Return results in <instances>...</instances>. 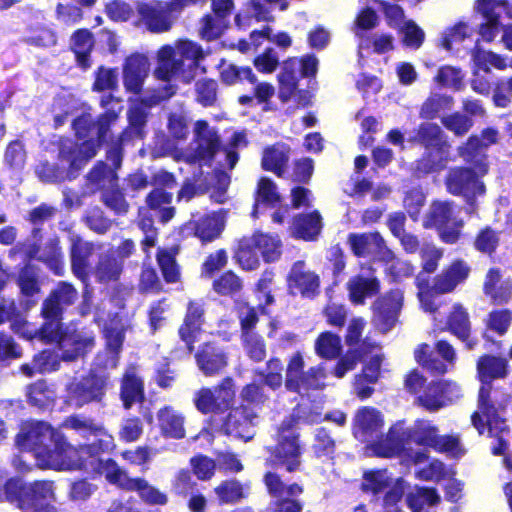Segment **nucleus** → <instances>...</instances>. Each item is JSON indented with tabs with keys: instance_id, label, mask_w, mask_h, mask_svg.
I'll list each match as a JSON object with an SVG mask.
<instances>
[{
	"instance_id": "obj_13",
	"label": "nucleus",
	"mask_w": 512,
	"mask_h": 512,
	"mask_svg": "<svg viewBox=\"0 0 512 512\" xmlns=\"http://www.w3.org/2000/svg\"><path fill=\"white\" fill-rule=\"evenodd\" d=\"M106 378L95 374L78 382H72L67 387V403L82 407L92 401H100L105 394Z\"/></svg>"
},
{
	"instance_id": "obj_61",
	"label": "nucleus",
	"mask_w": 512,
	"mask_h": 512,
	"mask_svg": "<svg viewBox=\"0 0 512 512\" xmlns=\"http://www.w3.org/2000/svg\"><path fill=\"white\" fill-rule=\"evenodd\" d=\"M418 402L431 411L438 410L446 405V401L440 392V386L436 382L428 386L424 394L418 398Z\"/></svg>"
},
{
	"instance_id": "obj_37",
	"label": "nucleus",
	"mask_w": 512,
	"mask_h": 512,
	"mask_svg": "<svg viewBox=\"0 0 512 512\" xmlns=\"http://www.w3.org/2000/svg\"><path fill=\"white\" fill-rule=\"evenodd\" d=\"M488 0H478L476 9L482 14L485 22L479 26V35L486 42H492L499 32V15L495 12L497 6L487 5Z\"/></svg>"
},
{
	"instance_id": "obj_34",
	"label": "nucleus",
	"mask_w": 512,
	"mask_h": 512,
	"mask_svg": "<svg viewBox=\"0 0 512 512\" xmlns=\"http://www.w3.org/2000/svg\"><path fill=\"white\" fill-rule=\"evenodd\" d=\"M322 228L321 216L317 211L297 216L292 224L291 233L297 238L313 240Z\"/></svg>"
},
{
	"instance_id": "obj_47",
	"label": "nucleus",
	"mask_w": 512,
	"mask_h": 512,
	"mask_svg": "<svg viewBox=\"0 0 512 512\" xmlns=\"http://www.w3.org/2000/svg\"><path fill=\"white\" fill-rule=\"evenodd\" d=\"M472 60L474 63V76H477L480 70L488 73L490 66L499 70H503L507 67L503 57L494 52L482 50L479 47L473 50Z\"/></svg>"
},
{
	"instance_id": "obj_17",
	"label": "nucleus",
	"mask_w": 512,
	"mask_h": 512,
	"mask_svg": "<svg viewBox=\"0 0 512 512\" xmlns=\"http://www.w3.org/2000/svg\"><path fill=\"white\" fill-rule=\"evenodd\" d=\"M183 8L176 7V0L171 2H140L137 4L138 13L145 21L148 29L154 33L167 31L171 27L169 13Z\"/></svg>"
},
{
	"instance_id": "obj_25",
	"label": "nucleus",
	"mask_w": 512,
	"mask_h": 512,
	"mask_svg": "<svg viewBox=\"0 0 512 512\" xmlns=\"http://www.w3.org/2000/svg\"><path fill=\"white\" fill-rule=\"evenodd\" d=\"M383 418L374 408L360 409L354 419V435L361 441L370 442L378 436L383 427Z\"/></svg>"
},
{
	"instance_id": "obj_54",
	"label": "nucleus",
	"mask_w": 512,
	"mask_h": 512,
	"mask_svg": "<svg viewBox=\"0 0 512 512\" xmlns=\"http://www.w3.org/2000/svg\"><path fill=\"white\" fill-rule=\"evenodd\" d=\"M256 249L249 237L243 238L236 253V259L245 270H254L259 266V258Z\"/></svg>"
},
{
	"instance_id": "obj_51",
	"label": "nucleus",
	"mask_w": 512,
	"mask_h": 512,
	"mask_svg": "<svg viewBox=\"0 0 512 512\" xmlns=\"http://www.w3.org/2000/svg\"><path fill=\"white\" fill-rule=\"evenodd\" d=\"M122 272V263L113 256H103L97 266L95 275L100 282L116 281Z\"/></svg>"
},
{
	"instance_id": "obj_12",
	"label": "nucleus",
	"mask_w": 512,
	"mask_h": 512,
	"mask_svg": "<svg viewBox=\"0 0 512 512\" xmlns=\"http://www.w3.org/2000/svg\"><path fill=\"white\" fill-rule=\"evenodd\" d=\"M417 139L427 148L435 150V155H429V159H422L417 165V169L424 173H429L444 165V150L446 143L442 139L441 128L434 123H423L418 130Z\"/></svg>"
},
{
	"instance_id": "obj_1",
	"label": "nucleus",
	"mask_w": 512,
	"mask_h": 512,
	"mask_svg": "<svg viewBox=\"0 0 512 512\" xmlns=\"http://www.w3.org/2000/svg\"><path fill=\"white\" fill-rule=\"evenodd\" d=\"M204 58L202 48L187 40H180L175 46H162L157 52V67L153 75L156 79L167 82L157 91L149 92L140 103L132 104L128 112L130 132L142 137V128L146 123L147 107L169 99L175 94L176 87L169 82L179 79L190 83L195 78L199 61Z\"/></svg>"
},
{
	"instance_id": "obj_32",
	"label": "nucleus",
	"mask_w": 512,
	"mask_h": 512,
	"mask_svg": "<svg viewBox=\"0 0 512 512\" xmlns=\"http://www.w3.org/2000/svg\"><path fill=\"white\" fill-rule=\"evenodd\" d=\"M350 300L355 304H362L366 297H371L379 291V281L372 274L357 275L347 284Z\"/></svg>"
},
{
	"instance_id": "obj_46",
	"label": "nucleus",
	"mask_w": 512,
	"mask_h": 512,
	"mask_svg": "<svg viewBox=\"0 0 512 512\" xmlns=\"http://www.w3.org/2000/svg\"><path fill=\"white\" fill-rule=\"evenodd\" d=\"M93 46L94 40L90 31L81 29L72 35L71 47L76 54L78 63L84 68L90 65L89 54Z\"/></svg>"
},
{
	"instance_id": "obj_38",
	"label": "nucleus",
	"mask_w": 512,
	"mask_h": 512,
	"mask_svg": "<svg viewBox=\"0 0 512 512\" xmlns=\"http://www.w3.org/2000/svg\"><path fill=\"white\" fill-rule=\"evenodd\" d=\"M143 383L137 376L134 368L126 371L121 388V399L126 409H129L134 403L143 399Z\"/></svg>"
},
{
	"instance_id": "obj_57",
	"label": "nucleus",
	"mask_w": 512,
	"mask_h": 512,
	"mask_svg": "<svg viewBox=\"0 0 512 512\" xmlns=\"http://www.w3.org/2000/svg\"><path fill=\"white\" fill-rule=\"evenodd\" d=\"M442 256V249L437 248L434 244L424 243L420 248V258L423 270L427 273L435 272Z\"/></svg>"
},
{
	"instance_id": "obj_20",
	"label": "nucleus",
	"mask_w": 512,
	"mask_h": 512,
	"mask_svg": "<svg viewBox=\"0 0 512 512\" xmlns=\"http://www.w3.org/2000/svg\"><path fill=\"white\" fill-rule=\"evenodd\" d=\"M402 301V292L394 290L374 303V322L382 332L389 331L395 325Z\"/></svg>"
},
{
	"instance_id": "obj_6",
	"label": "nucleus",
	"mask_w": 512,
	"mask_h": 512,
	"mask_svg": "<svg viewBox=\"0 0 512 512\" xmlns=\"http://www.w3.org/2000/svg\"><path fill=\"white\" fill-rule=\"evenodd\" d=\"M103 474L110 483L128 491H136L145 503L165 505L168 502L165 493L152 486L144 478L129 477L127 472L119 468L113 461H106Z\"/></svg>"
},
{
	"instance_id": "obj_48",
	"label": "nucleus",
	"mask_w": 512,
	"mask_h": 512,
	"mask_svg": "<svg viewBox=\"0 0 512 512\" xmlns=\"http://www.w3.org/2000/svg\"><path fill=\"white\" fill-rule=\"evenodd\" d=\"M178 250L175 247L161 249L157 255V261L167 282H177L180 278L179 268L175 262Z\"/></svg>"
},
{
	"instance_id": "obj_59",
	"label": "nucleus",
	"mask_w": 512,
	"mask_h": 512,
	"mask_svg": "<svg viewBox=\"0 0 512 512\" xmlns=\"http://www.w3.org/2000/svg\"><path fill=\"white\" fill-rule=\"evenodd\" d=\"M399 30L403 34V43L405 46L418 49L422 45L425 34L415 22L410 20L406 21Z\"/></svg>"
},
{
	"instance_id": "obj_15",
	"label": "nucleus",
	"mask_w": 512,
	"mask_h": 512,
	"mask_svg": "<svg viewBox=\"0 0 512 512\" xmlns=\"http://www.w3.org/2000/svg\"><path fill=\"white\" fill-rule=\"evenodd\" d=\"M59 436L46 422L29 421L23 423L17 436V445L23 449L33 450L34 454L39 449H46L48 442L51 444Z\"/></svg>"
},
{
	"instance_id": "obj_43",
	"label": "nucleus",
	"mask_w": 512,
	"mask_h": 512,
	"mask_svg": "<svg viewBox=\"0 0 512 512\" xmlns=\"http://www.w3.org/2000/svg\"><path fill=\"white\" fill-rule=\"evenodd\" d=\"M254 247L262 254L267 262L277 260L281 255V241L277 236L255 233L249 237Z\"/></svg>"
},
{
	"instance_id": "obj_58",
	"label": "nucleus",
	"mask_w": 512,
	"mask_h": 512,
	"mask_svg": "<svg viewBox=\"0 0 512 512\" xmlns=\"http://www.w3.org/2000/svg\"><path fill=\"white\" fill-rule=\"evenodd\" d=\"M244 348L248 356L254 361H262L266 356L263 340L252 331L243 334Z\"/></svg>"
},
{
	"instance_id": "obj_5",
	"label": "nucleus",
	"mask_w": 512,
	"mask_h": 512,
	"mask_svg": "<svg viewBox=\"0 0 512 512\" xmlns=\"http://www.w3.org/2000/svg\"><path fill=\"white\" fill-rule=\"evenodd\" d=\"M506 360L490 355L482 356L477 362V372L483 385L479 391L478 410L472 415V423L479 433H483L486 424L491 426L492 417L501 406L497 402L496 391H492L490 382L506 375Z\"/></svg>"
},
{
	"instance_id": "obj_2",
	"label": "nucleus",
	"mask_w": 512,
	"mask_h": 512,
	"mask_svg": "<svg viewBox=\"0 0 512 512\" xmlns=\"http://www.w3.org/2000/svg\"><path fill=\"white\" fill-rule=\"evenodd\" d=\"M109 103H112L111 108L98 119L97 123L93 122L89 114L82 115L74 121L76 135L79 140H83L81 144H74L70 139L61 141L59 156L69 164L71 169H81L96 155L100 143L107 140L110 127L116 122L121 111L120 103L114 101L111 96L101 99L103 107Z\"/></svg>"
},
{
	"instance_id": "obj_10",
	"label": "nucleus",
	"mask_w": 512,
	"mask_h": 512,
	"mask_svg": "<svg viewBox=\"0 0 512 512\" xmlns=\"http://www.w3.org/2000/svg\"><path fill=\"white\" fill-rule=\"evenodd\" d=\"M0 499L10 502L26 503L27 501L42 505H52L56 497L52 482L39 481L23 485L19 479L9 480L0 495Z\"/></svg>"
},
{
	"instance_id": "obj_62",
	"label": "nucleus",
	"mask_w": 512,
	"mask_h": 512,
	"mask_svg": "<svg viewBox=\"0 0 512 512\" xmlns=\"http://www.w3.org/2000/svg\"><path fill=\"white\" fill-rule=\"evenodd\" d=\"M471 34L472 31L468 25L464 22H459L443 34L441 45L446 50H450L453 43H460L465 38L470 37Z\"/></svg>"
},
{
	"instance_id": "obj_11",
	"label": "nucleus",
	"mask_w": 512,
	"mask_h": 512,
	"mask_svg": "<svg viewBox=\"0 0 512 512\" xmlns=\"http://www.w3.org/2000/svg\"><path fill=\"white\" fill-rule=\"evenodd\" d=\"M235 398L234 383L225 378L214 388H201L194 395V405L203 414H218L229 409Z\"/></svg>"
},
{
	"instance_id": "obj_16",
	"label": "nucleus",
	"mask_w": 512,
	"mask_h": 512,
	"mask_svg": "<svg viewBox=\"0 0 512 512\" xmlns=\"http://www.w3.org/2000/svg\"><path fill=\"white\" fill-rule=\"evenodd\" d=\"M480 176L469 168L451 169L446 178V186L450 193L463 195L468 201L485 192L484 184L478 179Z\"/></svg>"
},
{
	"instance_id": "obj_63",
	"label": "nucleus",
	"mask_w": 512,
	"mask_h": 512,
	"mask_svg": "<svg viewBox=\"0 0 512 512\" xmlns=\"http://www.w3.org/2000/svg\"><path fill=\"white\" fill-rule=\"evenodd\" d=\"M63 426L65 428L75 430L83 437H88L93 433L94 430L99 429V424L95 423L89 418L79 415L66 418L63 422Z\"/></svg>"
},
{
	"instance_id": "obj_45",
	"label": "nucleus",
	"mask_w": 512,
	"mask_h": 512,
	"mask_svg": "<svg viewBox=\"0 0 512 512\" xmlns=\"http://www.w3.org/2000/svg\"><path fill=\"white\" fill-rule=\"evenodd\" d=\"M264 482L269 494L278 500L296 497L303 492L302 487L297 483L285 485L275 473H267L264 477Z\"/></svg>"
},
{
	"instance_id": "obj_56",
	"label": "nucleus",
	"mask_w": 512,
	"mask_h": 512,
	"mask_svg": "<svg viewBox=\"0 0 512 512\" xmlns=\"http://www.w3.org/2000/svg\"><path fill=\"white\" fill-rule=\"evenodd\" d=\"M38 258L48 264L56 273L61 274L63 270L62 253L58 239H51L40 253Z\"/></svg>"
},
{
	"instance_id": "obj_52",
	"label": "nucleus",
	"mask_w": 512,
	"mask_h": 512,
	"mask_svg": "<svg viewBox=\"0 0 512 512\" xmlns=\"http://www.w3.org/2000/svg\"><path fill=\"white\" fill-rule=\"evenodd\" d=\"M27 396L31 404L43 408L54 401L56 394L45 382L39 381L28 387Z\"/></svg>"
},
{
	"instance_id": "obj_18",
	"label": "nucleus",
	"mask_w": 512,
	"mask_h": 512,
	"mask_svg": "<svg viewBox=\"0 0 512 512\" xmlns=\"http://www.w3.org/2000/svg\"><path fill=\"white\" fill-rule=\"evenodd\" d=\"M126 325L121 318L115 316L109 323L104 324V333L107 343V352L98 355L96 364L105 369L115 368L118 363V354L124 340Z\"/></svg>"
},
{
	"instance_id": "obj_29",
	"label": "nucleus",
	"mask_w": 512,
	"mask_h": 512,
	"mask_svg": "<svg viewBox=\"0 0 512 512\" xmlns=\"http://www.w3.org/2000/svg\"><path fill=\"white\" fill-rule=\"evenodd\" d=\"M224 225V217L219 212L208 214L189 223V227L194 230V235L204 243L217 238L221 234Z\"/></svg>"
},
{
	"instance_id": "obj_4",
	"label": "nucleus",
	"mask_w": 512,
	"mask_h": 512,
	"mask_svg": "<svg viewBox=\"0 0 512 512\" xmlns=\"http://www.w3.org/2000/svg\"><path fill=\"white\" fill-rule=\"evenodd\" d=\"M35 459L40 468L54 470L85 469L89 472L103 474L106 462L90 454V447L76 448L67 443L59 434L46 448L35 453Z\"/></svg>"
},
{
	"instance_id": "obj_28",
	"label": "nucleus",
	"mask_w": 512,
	"mask_h": 512,
	"mask_svg": "<svg viewBox=\"0 0 512 512\" xmlns=\"http://www.w3.org/2000/svg\"><path fill=\"white\" fill-rule=\"evenodd\" d=\"M199 369L206 376H213L227 366V357L223 350L212 344H206L196 355Z\"/></svg>"
},
{
	"instance_id": "obj_39",
	"label": "nucleus",
	"mask_w": 512,
	"mask_h": 512,
	"mask_svg": "<svg viewBox=\"0 0 512 512\" xmlns=\"http://www.w3.org/2000/svg\"><path fill=\"white\" fill-rule=\"evenodd\" d=\"M348 242L355 255H373L382 247L383 238L379 233L350 234Z\"/></svg>"
},
{
	"instance_id": "obj_42",
	"label": "nucleus",
	"mask_w": 512,
	"mask_h": 512,
	"mask_svg": "<svg viewBox=\"0 0 512 512\" xmlns=\"http://www.w3.org/2000/svg\"><path fill=\"white\" fill-rule=\"evenodd\" d=\"M201 317V307L199 305L191 303L188 308L185 323L179 330L181 338L187 343L190 351H192L193 349L192 343L197 339V336L200 334Z\"/></svg>"
},
{
	"instance_id": "obj_41",
	"label": "nucleus",
	"mask_w": 512,
	"mask_h": 512,
	"mask_svg": "<svg viewBox=\"0 0 512 512\" xmlns=\"http://www.w3.org/2000/svg\"><path fill=\"white\" fill-rule=\"evenodd\" d=\"M440 500L441 497L435 488L415 486L406 495V504L411 512H421L424 505L435 506Z\"/></svg>"
},
{
	"instance_id": "obj_31",
	"label": "nucleus",
	"mask_w": 512,
	"mask_h": 512,
	"mask_svg": "<svg viewBox=\"0 0 512 512\" xmlns=\"http://www.w3.org/2000/svg\"><path fill=\"white\" fill-rule=\"evenodd\" d=\"M76 297V290L71 285L62 283L44 302L42 314L48 316H60L62 309L71 305L75 301Z\"/></svg>"
},
{
	"instance_id": "obj_40",
	"label": "nucleus",
	"mask_w": 512,
	"mask_h": 512,
	"mask_svg": "<svg viewBox=\"0 0 512 512\" xmlns=\"http://www.w3.org/2000/svg\"><path fill=\"white\" fill-rule=\"evenodd\" d=\"M71 263L74 274L79 278L86 276L88 258L92 253V245L81 238L71 237Z\"/></svg>"
},
{
	"instance_id": "obj_24",
	"label": "nucleus",
	"mask_w": 512,
	"mask_h": 512,
	"mask_svg": "<svg viewBox=\"0 0 512 512\" xmlns=\"http://www.w3.org/2000/svg\"><path fill=\"white\" fill-rule=\"evenodd\" d=\"M469 273L470 267L467 263L456 260L434 278L432 291L436 294L450 293L468 278Z\"/></svg>"
},
{
	"instance_id": "obj_14",
	"label": "nucleus",
	"mask_w": 512,
	"mask_h": 512,
	"mask_svg": "<svg viewBox=\"0 0 512 512\" xmlns=\"http://www.w3.org/2000/svg\"><path fill=\"white\" fill-rule=\"evenodd\" d=\"M194 134L196 147L187 160L209 164L220 148V137L216 129L209 126L206 121L195 123Z\"/></svg>"
},
{
	"instance_id": "obj_22",
	"label": "nucleus",
	"mask_w": 512,
	"mask_h": 512,
	"mask_svg": "<svg viewBox=\"0 0 512 512\" xmlns=\"http://www.w3.org/2000/svg\"><path fill=\"white\" fill-rule=\"evenodd\" d=\"M149 71L150 62L145 55L136 53L127 57L123 66L125 88L135 94L139 93Z\"/></svg>"
},
{
	"instance_id": "obj_55",
	"label": "nucleus",
	"mask_w": 512,
	"mask_h": 512,
	"mask_svg": "<svg viewBox=\"0 0 512 512\" xmlns=\"http://www.w3.org/2000/svg\"><path fill=\"white\" fill-rule=\"evenodd\" d=\"M221 79L226 84H234L238 80L246 79L250 83H256L257 77L249 67H237L233 64L223 63L221 65Z\"/></svg>"
},
{
	"instance_id": "obj_19",
	"label": "nucleus",
	"mask_w": 512,
	"mask_h": 512,
	"mask_svg": "<svg viewBox=\"0 0 512 512\" xmlns=\"http://www.w3.org/2000/svg\"><path fill=\"white\" fill-rule=\"evenodd\" d=\"M298 60L296 58L283 62L281 72L278 74L279 98L287 102L293 97L297 98L300 105L306 106L310 103V96L305 91L297 89Z\"/></svg>"
},
{
	"instance_id": "obj_3",
	"label": "nucleus",
	"mask_w": 512,
	"mask_h": 512,
	"mask_svg": "<svg viewBox=\"0 0 512 512\" xmlns=\"http://www.w3.org/2000/svg\"><path fill=\"white\" fill-rule=\"evenodd\" d=\"M408 440L454 457L464 454V449L456 436H439L437 428L429 421L423 420L417 421L409 429H405L402 423L395 424L383 441L372 444L369 449L377 456L393 457L402 451Z\"/></svg>"
},
{
	"instance_id": "obj_36",
	"label": "nucleus",
	"mask_w": 512,
	"mask_h": 512,
	"mask_svg": "<svg viewBox=\"0 0 512 512\" xmlns=\"http://www.w3.org/2000/svg\"><path fill=\"white\" fill-rule=\"evenodd\" d=\"M482 142L478 136H471L463 145L459 146L458 153L466 161L474 164L479 175H485L488 171V165L485 161V155L481 153Z\"/></svg>"
},
{
	"instance_id": "obj_21",
	"label": "nucleus",
	"mask_w": 512,
	"mask_h": 512,
	"mask_svg": "<svg viewBox=\"0 0 512 512\" xmlns=\"http://www.w3.org/2000/svg\"><path fill=\"white\" fill-rule=\"evenodd\" d=\"M288 289L292 294L313 297L319 290V277L308 269L303 261L293 264L287 277Z\"/></svg>"
},
{
	"instance_id": "obj_44",
	"label": "nucleus",
	"mask_w": 512,
	"mask_h": 512,
	"mask_svg": "<svg viewBox=\"0 0 512 512\" xmlns=\"http://www.w3.org/2000/svg\"><path fill=\"white\" fill-rule=\"evenodd\" d=\"M447 329L462 341H468L470 334V321L466 309L455 304L448 316Z\"/></svg>"
},
{
	"instance_id": "obj_26",
	"label": "nucleus",
	"mask_w": 512,
	"mask_h": 512,
	"mask_svg": "<svg viewBox=\"0 0 512 512\" xmlns=\"http://www.w3.org/2000/svg\"><path fill=\"white\" fill-rule=\"evenodd\" d=\"M483 291L492 303H507L512 298V279L505 277L499 269L491 268L485 276Z\"/></svg>"
},
{
	"instance_id": "obj_64",
	"label": "nucleus",
	"mask_w": 512,
	"mask_h": 512,
	"mask_svg": "<svg viewBox=\"0 0 512 512\" xmlns=\"http://www.w3.org/2000/svg\"><path fill=\"white\" fill-rule=\"evenodd\" d=\"M442 124L457 136L466 134L473 125L472 120L460 113H454L442 118Z\"/></svg>"
},
{
	"instance_id": "obj_53",
	"label": "nucleus",
	"mask_w": 512,
	"mask_h": 512,
	"mask_svg": "<svg viewBox=\"0 0 512 512\" xmlns=\"http://www.w3.org/2000/svg\"><path fill=\"white\" fill-rule=\"evenodd\" d=\"M392 483L393 479L390 477L386 470L371 471L365 473L362 482V488L365 491L378 494L384 489L390 487Z\"/></svg>"
},
{
	"instance_id": "obj_33",
	"label": "nucleus",
	"mask_w": 512,
	"mask_h": 512,
	"mask_svg": "<svg viewBox=\"0 0 512 512\" xmlns=\"http://www.w3.org/2000/svg\"><path fill=\"white\" fill-rule=\"evenodd\" d=\"M249 485L237 479H228L214 488V493L220 504H236L247 498Z\"/></svg>"
},
{
	"instance_id": "obj_60",
	"label": "nucleus",
	"mask_w": 512,
	"mask_h": 512,
	"mask_svg": "<svg viewBox=\"0 0 512 512\" xmlns=\"http://www.w3.org/2000/svg\"><path fill=\"white\" fill-rule=\"evenodd\" d=\"M452 474L453 472L447 469L442 462L434 460L427 467L420 469L417 472V477L424 481L439 482L449 478Z\"/></svg>"
},
{
	"instance_id": "obj_23",
	"label": "nucleus",
	"mask_w": 512,
	"mask_h": 512,
	"mask_svg": "<svg viewBox=\"0 0 512 512\" xmlns=\"http://www.w3.org/2000/svg\"><path fill=\"white\" fill-rule=\"evenodd\" d=\"M58 344L63 359L74 360L94 347V337L84 330H67L59 338Z\"/></svg>"
},
{
	"instance_id": "obj_49",
	"label": "nucleus",
	"mask_w": 512,
	"mask_h": 512,
	"mask_svg": "<svg viewBox=\"0 0 512 512\" xmlns=\"http://www.w3.org/2000/svg\"><path fill=\"white\" fill-rule=\"evenodd\" d=\"M341 349L340 337L330 332L321 333L315 342V351L322 358H336Z\"/></svg>"
},
{
	"instance_id": "obj_7",
	"label": "nucleus",
	"mask_w": 512,
	"mask_h": 512,
	"mask_svg": "<svg viewBox=\"0 0 512 512\" xmlns=\"http://www.w3.org/2000/svg\"><path fill=\"white\" fill-rule=\"evenodd\" d=\"M423 226L425 228L437 229L440 238L445 243L453 244L460 237L463 221L457 219L456 211L452 203L434 201L424 217Z\"/></svg>"
},
{
	"instance_id": "obj_27",
	"label": "nucleus",
	"mask_w": 512,
	"mask_h": 512,
	"mask_svg": "<svg viewBox=\"0 0 512 512\" xmlns=\"http://www.w3.org/2000/svg\"><path fill=\"white\" fill-rule=\"evenodd\" d=\"M255 418V415H253L244 406L232 409L228 414L223 429L225 430L226 434L234 435L235 437L241 438L244 441H249L255 434Z\"/></svg>"
},
{
	"instance_id": "obj_50",
	"label": "nucleus",
	"mask_w": 512,
	"mask_h": 512,
	"mask_svg": "<svg viewBox=\"0 0 512 512\" xmlns=\"http://www.w3.org/2000/svg\"><path fill=\"white\" fill-rule=\"evenodd\" d=\"M453 100L446 95L433 94L422 105L420 116L426 119H433L442 111L452 108Z\"/></svg>"
},
{
	"instance_id": "obj_30",
	"label": "nucleus",
	"mask_w": 512,
	"mask_h": 512,
	"mask_svg": "<svg viewBox=\"0 0 512 512\" xmlns=\"http://www.w3.org/2000/svg\"><path fill=\"white\" fill-rule=\"evenodd\" d=\"M157 421L163 435L175 439L185 436L184 416L172 406H164L157 412Z\"/></svg>"
},
{
	"instance_id": "obj_35",
	"label": "nucleus",
	"mask_w": 512,
	"mask_h": 512,
	"mask_svg": "<svg viewBox=\"0 0 512 512\" xmlns=\"http://www.w3.org/2000/svg\"><path fill=\"white\" fill-rule=\"evenodd\" d=\"M289 160V148L284 144L267 147L263 151L262 167L281 176Z\"/></svg>"
},
{
	"instance_id": "obj_9",
	"label": "nucleus",
	"mask_w": 512,
	"mask_h": 512,
	"mask_svg": "<svg viewBox=\"0 0 512 512\" xmlns=\"http://www.w3.org/2000/svg\"><path fill=\"white\" fill-rule=\"evenodd\" d=\"M304 360L300 353L291 356L286 370L285 386L288 390L299 394L309 390L322 389L325 386V369L322 366L311 367L303 371Z\"/></svg>"
},
{
	"instance_id": "obj_8",
	"label": "nucleus",
	"mask_w": 512,
	"mask_h": 512,
	"mask_svg": "<svg viewBox=\"0 0 512 512\" xmlns=\"http://www.w3.org/2000/svg\"><path fill=\"white\" fill-rule=\"evenodd\" d=\"M297 418L291 415L284 419L278 428L277 445L274 449L275 462L293 472L300 466L301 449L296 433Z\"/></svg>"
}]
</instances>
